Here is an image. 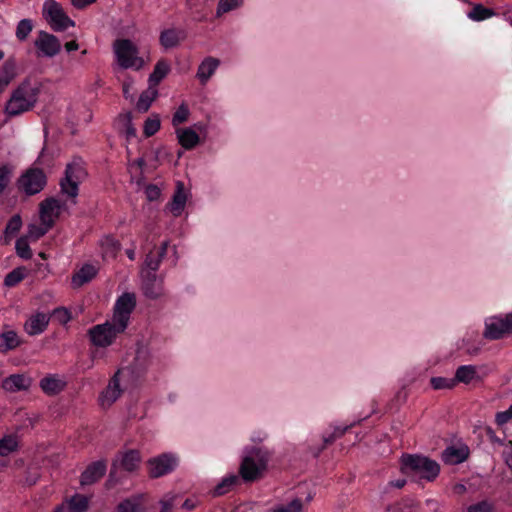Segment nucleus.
I'll list each match as a JSON object with an SVG mask.
<instances>
[{"label": "nucleus", "instance_id": "1", "mask_svg": "<svg viewBox=\"0 0 512 512\" xmlns=\"http://www.w3.org/2000/svg\"><path fill=\"white\" fill-rule=\"evenodd\" d=\"M150 363L148 350L144 347L138 348L134 361L129 366L119 369L109 381L107 388L101 393L99 397L101 406H111L121 396L124 389L141 385Z\"/></svg>", "mask_w": 512, "mask_h": 512}, {"label": "nucleus", "instance_id": "2", "mask_svg": "<svg viewBox=\"0 0 512 512\" xmlns=\"http://www.w3.org/2000/svg\"><path fill=\"white\" fill-rule=\"evenodd\" d=\"M40 92L41 84L39 82L31 79L22 81L13 90L5 105L6 115L12 118L32 110L38 101Z\"/></svg>", "mask_w": 512, "mask_h": 512}, {"label": "nucleus", "instance_id": "3", "mask_svg": "<svg viewBox=\"0 0 512 512\" xmlns=\"http://www.w3.org/2000/svg\"><path fill=\"white\" fill-rule=\"evenodd\" d=\"M403 474L418 476L427 481H433L440 473V465L429 457L418 454H403L400 459Z\"/></svg>", "mask_w": 512, "mask_h": 512}, {"label": "nucleus", "instance_id": "4", "mask_svg": "<svg viewBox=\"0 0 512 512\" xmlns=\"http://www.w3.org/2000/svg\"><path fill=\"white\" fill-rule=\"evenodd\" d=\"M269 456L261 448H254L243 457L239 467L240 477L245 482H254L263 476L267 469Z\"/></svg>", "mask_w": 512, "mask_h": 512}, {"label": "nucleus", "instance_id": "5", "mask_svg": "<svg viewBox=\"0 0 512 512\" xmlns=\"http://www.w3.org/2000/svg\"><path fill=\"white\" fill-rule=\"evenodd\" d=\"M86 176L87 172L82 161L74 160L68 163L65 168L64 177L59 182L61 193L71 198L72 202L75 203V198L79 194V185Z\"/></svg>", "mask_w": 512, "mask_h": 512}, {"label": "nucleus", "instance_id": "6", "mask_svg": "<svg viewBox=\"0 0 512 512\" xmlns=\"http://www.w3.org/2000/svg\"><path fill=\"white\" fill-rule=\"evenodd\" d=\"M114 52L118 64L124 68H142L144 61L138 56L139 50L137 46L129 39H117L114 42Z\"/></svg>", "mask_w": 512, "mask_h": 512}, {"label": "nucleus", "instance_id": "7", "mask_svg": "<svg viewBox=\"0 0 512 512\" xmlns=\"http://www.w3.org/2000/svg\"><path fill=\"white\" fill-rule=\"evenodd\" d=\"M47 184V176L41 168L30 167L17 179V187L27 196L41 192Z\"/></svg>", "mask_w": 512, "mask_h": 512}, {"label": "nucleus", "instance_id": "8", "mask_svg": "<svg viewBox=\"0 0 512 512\" xmlns=\"http://www.w3.org/2000/svg\"><path fill=\"white\" fill-rule=\"evenodd\" d=\"M43 16L55 32H63L74 27L75 22L64 12L55 0H46L43 4Z\"/></svg>", "mask_w": 512, "mask_h": 512}, {"label": "nucleus", "instance_id": "9", "mask_svg": "<svg viewBox=\"0 0 512 512\" xmlns=\"http://www.w3.org/2000/svg\"><path fill=\"white\" fill-rule=\"evenodd\" d=\"M124 331L119 329L116 322L106 321L91 327L88 330V337L94 346L105 348L110 346L116 337Z\"/></svg>", "mask_w": 512, "mask_h": 512}, {"label": "nucleus", "instance_id": "10", "mask_svg": "<svg viewBox=\"0 0 512 512\" xmlns=\"http://www.w3.org/2000/svg\"><path fill=\"white\" fill-rule=\"evenodd\" d=\"M483 335L490 340H498L512 335V313L487 318Z\"/></svg>", "mask_w": 512, "mask_h": 512}, {"label": "nucleus", "instance_id": "11", "mask_svg": "<svg viewBox=\"0 0 512 512\" xmlns=\"http://www.w3.org/2000/svg\"><path fill=\"white\" fill-rule=\"evenodd\" d=\"M135 307L136 297L134 293L125 292L117 298L114 305L113 321L118 324L120 330L127 328L130 315Z\"/></svg>", "mask_w": 512, "mask_h": 512}, {"label": "nucleus", "instance_id": "12", "mask_svg": "<svg viewBox=\"0 0 512 512\" xmlns=\"http://www.w3.org/2000/svg\"><path fill=\"white\" fill-rule=\"evenodd\" d=\"M177 464L178 460L173 454L163 453L148 461V473L152 478H159L171 473L176 468Z\"/></svg>", "mask_w": 512, "mask_h": 512}, {"label": "nucleus", "instance_id": "13", "mask_svg": "<svg viewBox=\"0 0 512 512\" xmlns=\"http://www.w3.org/2000/svg\"><path fill=\"white\" fill-rule=\"evenodd\" d=\"M39 56L54 57L61 50L60 40L53 34L40 30L34 41Z\"/></svg>", "mask_w": 512, "mask_h": 512}, {"label": "nucleus", "instance_id": "14", "mask_svg": "<svg viewBox=\"0 0 512 512\" xmlns=\"http://www.w3.org/2000/svg\"><path fill=\"white\" fill-rule=\"evenodd\" d=\"M63 203L54 197H49L40 203L41 224L52 228L55 220L59 217Z\"/></svg>", "mask_w": 512, "mask_h": 512}, {"label": "nucleus", "instance_id": "15", "mask_svg": "<svg viewBox=\"0 0 512 512\" xmlns=\"http://www.w3.org/2000/svg\"><path fill=\"white\" fill-rule=\"evenodd\" d=\"M107 471L106 460H97L90 463L81 473L80 484L82 487L92 485L98 482Z\"/></svg>", "mask_w": 512, "mask_h": 512}, {"label": "nucleus", "instance_id": "16", "mask_svg": "<svg viewBox=\"0 0 512 512\" xmlns=\"http://www.w3.org/2000/svg\"><path fill=\"white\" fill-rule=\"evenodd\" d=\"M187 37L185 29L171 27L161 31L159 43L165 49L177 47Z\"/></svg>", "mask_w": 512, "mask_h": 512}, {"label": "nucleus", "instance_id": "17", "mask_svg": "<svg viewBox=\"0 0 512 512\" xmlns=\"http://www.w3.org/2000/svg\"><path fill=\"white\" fill-rule=\"evenodd\" d=\"M142 290L144 295L150 299H157L161 295V284L157 279L156 272H143Z\"/></svg>", "mask_w": 512, "mask_h": 512}, {"label": "nucleus", "instance_id": "18", "mask_svg": "<svg viewBox=\"0 0 512 512\" xmlns=\"http://www.w3.org/2000/svg\"><path fill=\"white\" fill-rule=\"evenodd\" d=\"M118 461L120 462L121 468H123L125 471L132 472L139 466L141 461L140 453L137 450H128L119 454L118 459L115 460L112 464L111 474L113 473V470L116 469Z\"/></svg>", "mask_w": 512, "mask_h": 512}, {"label": "nucleus", "instance_id": "19", "mask_svg": "<svg viewBox=\"0 0 512 512\" xmlns=\"http://www.w3.org/2000/svg\"><path fill=\"white\" fill-rule=\"evenodd\" d=\"M168 245L169 242L164 241L158 248L151 250L146 255L144 264L145 267L147 268V272H156L158 270L162 260L167 254Z\"/></svg>", "mask_w": 512, "mask_h": 512}, {"label": "nucleus", "instance_id": "20", "mask_svg": "<svg viewBox=\"0 0 512 512\" xmlns=\"http://www.w3.org/2000/svg\"><path fill=\"white\" fill-rule=\"evenodd\" d=\"M50 321V316L43 312H38L32 315L25 324L26 332L31 335H39L43 333Z\"/></svg>", "mask_w": 512, "mask_h": 512}, {"label": "nucleus", "instance_id": "21", "mask_svg": "<svg viewBox=\"0 0 512 512\" xmlns=\"http://www.w3.org/2000/svg\"><path fill=\"white\" fill-rule=\"evenodd\" d=\"M469 456L467 447L449 446L442 452V460L448 465H457L464 462Z\"/></svg>", "mask_w": 512, "mask_h": 512}, {"label": "nucleus", "instance_id": "22", "mask_svg": "<svg viewBox=\"0 0 512 512\" xmlns=\"http://www.w3.org/2000/svg\"><path fill=\"white\" fill-rule=\"evenodd\" d=\"M187 201L184 186L181 182L177 183V188L173 194L172 200L168 203V208L174 217L182 214Z\"/></svg>", "mask_w": 512, "mask_h": 512}, {"label": "nucleus", "instance_id": "23", "mask_svg": "<svg viewBox=\"0 0 512 512\" xmlns=\"http://www.w3.org/2000/svg\"><path fill=\"white\" fill-rule=\"evenodd\" d=\"M40 387L45 394L54 396L65 389L66 382L56 375H48L40 380Z\"/></svg>", "mask_w": 512, "mask_h": 512}, {"label": "nucleus", "instance_id": "24", "mask_svg": "<svg viewBox=\"0 0 512 512\" xmlns=\"http://www.w3.org/2000/svg\"><path fill=\"white\" fill-rule=\"evenodd\" d=\"M97 268L89 263L84 264L77 272L72 276V285L75 288H79L84 284L90 282L97 274Z\"/></svg>", "mask_w": 512, "mask_h": 512}, {"label": "nucleus", "instance_id": "25", "mask_svg": "<svg viewBox=\"0 0 512 512\" xmlns=\"http://www.w3.org/2000/svg\"><path fill=\"white\" fill-rule=\"evenodd\" d=\"M220 61L214 57H206L198 67L197 78L201 84L205 85L211 76L215 73Z\"/></svg>", "mask_w": 512, "mask_h": 512}, {"label": "nucleus", "instance_id": "26", "mask_svg": "<svg viewBox=\"0 0 512 512\" xmlns=\"http://www.w3.org/2000/svg\"><path fill=\"white\" fill-rule=\"evenodd\" d=\"M455 382L470 384L472 381H480L482 378L477 373V368L474 365H461L456 369Z\"/></svg>", "mask_w": 512, "mask_h": 512}, {"label": "nucleus", "instance_id": "27", "mask_svg": "<svg viewBox=\"0 0 512 512\" xmlns=\"http://www.w3.org/2000/svg\"><path fill=\"white\" fill-rule=\"evenodd\" d=\"M177 138L179 144L186 150H192L200 142L199 135L192 128L177 130Z\"/></svg>", "mask_w": 512, "mask_h": 512}, {"label": "nucleus", "instance_id": "28", "mask_svg": "<svg viewBox=\"0 0 512 512\" xmlns=\"http://www.w3.org/2000/svg\"><path fill=\"white\" fill-rule=\"evenodd\" d=\"M3 389L9 392L25 390L29 387V380L21 374H13L3 380Z\"/></svg>", "mask_w": 512, "mask_h": 512}, {"label": "nucleus", "instance_id": "29", "mask_svg": "<svg viewBox=\"0 0 512 512\" xmlns=\"http://www.w3.org/2000/svg\"><path fill=\"white\" fill-rule=\"evenodd\" d=\"M170 71V66L165 60H159L149 76L150 88L156 87L167 76Z\"/></svg>", "mask_w": 512, "mask_h": 512}, {"label": "nucleus", "instance_id": "30", "mask_svg": "<svg viewBox=\"0 0 512 512\" xmlns=\"http://www.w3.org/2000/svg\"><path fill=\"white\" fill-rule=\"evenodd\" d=\"M13 168L9 164L0 165V198L10 194Z\"/></svg>", "mask_w": 512, "mask_h": 512}, {"label": "nucleus", "instance_id": "31", "mask_svg": "<svg viewBox=\"0 0 512 512\" xmlns=\"http://www.w3.org/2000/svg\"><path fill=\"white\" fill-rule=\"evenodd\" d=\"M20 345V340L17 333L13 330H8L0 334V352L6 353L10 350L17 348Z\"/></svg>", "mask_w": 512, "mask_h": 512}, {"label": "nucleus", "instance_id": "32", "mask_svg": "<svg viewBox=\"0 0 512 512\" xmlns=\"http://www.w3.org/2000/svg\"><path fill=\"white\" fill-rule=\"evenodd\" d=\"M240 482L238 475L231 474L222 479V481L213 489L214 496H222L226 494L232 487Z\"/></svg>", "mask_w": 512, "mask_h": 512}, {"label": "nucleus", "instance_id": "33", "mask_svg": "<svg viewBox=\"0 0 512 512\" xmlns=\"http://www.w3.org/2000/svg\"><path fill=\"white\" fill-rule=\"evenodd\" d=\"M22 227V219L19 214L13 215L7 222L5 230H4V236L5 241L8 242L13 237H15L18 232L20 231Z\"/></svg>", "mask_w": 512, "mask_h": 512}, {"label": "nucleus", "instance_id": "34", "mask_svg": "<svg viewBox=\"0 0 512 512\" xmlns=\"http://www.w3.org/2000/svg\"><path fill=\"white\" fill-rule=\"evenodd\" d=\"M120 249V244L112 236H106L101 241V250L103 257L115 258Z\"/></svg>", "mask_w": 512, "mask_h": 512}, {"label": "nucleus", "instance_id": "35", "mask_svg": "<svg viewBox=\"0 0 512 512\" xmlns=\"http://www.w3.org/2000/svg\"><path fill=\"white\" fill-rule=\"evenodd\" d=\"M495 15V12L483 6L482 4L475 5L468 13V17L473 21H483Z\"/></svg>", "mask_w": 512, "mask_h": 512}, {"label": "nucleus", "instance_id": "36", "mask_svg": "<svg viewBox=\"0 0 512 512\" xmlns=\"http://www.w3.org/2000/svg\"><path fill=\"white\" fill-rule=\"evenodd\" d=\"M69 509L72 512H86L89 506V499L82 494H75L68 502Z\"/></svg>", "mask_w": 512, "mask_h": 512}, {"label": "nucleus", "instance_id": "37", "mask_svg": "<svg viewBox=\"0 0 512 512\" xmlns=\"http://www.w3.org/2000/svg\"><path fill=\"white\" fill-rule=\"evenodd\" d=\"M157 91L156 90H152V91H145L143 92L137 103H136V108L139 112H147L152 104V102L155 100L156 96H157Z\"/></svg>", "mask_w": 512, "mask_h": 512}, {"label": "nucleus", "instance_id": "38", "mask_svg": "<svg viewBox=\"0 0 512 512\" xmlns=\"http://www.w3.org/2000/svg\"><path fill=\"white\" fill-rule=\"evenodd\" d=\"M15 249L17 255L24 260H29L33 256L32 250L28 243V239L25 236H22L16 240Z\"/></svg>", "mask_w": 512, "mask_h": 512}, {"label": "nucleus", "instance_id": "39", "mask_svg": "<svg viewBox=\"0 0 512 512\" xmlns=\"http://www.w3.org/2000/svg\"><path fill=\"white\" fill-rule=\"evenodd\" d=\"M243 5V0H219L216 16L220 17L225 13L233 11Z\"/></svg>", "mask_w": 512, "mask_h": 512}, {"label": "nucleus", "instance_id": "40", "mask_svg": "<svg viewBox=\"0 0 512 512\" xmlns=\"http://www.w3.org/2000/svg\"><path fill=\"white\" fill-rule=\"evenodd\" d=\"M33 29V23L30 19H22L19 21L16 28V37L20 41H24L27 39L28 35L31 33Z\"/></svg>", "mask_w": 512, "mask_h": 512}, {"label": "nucleus", "instance_id": "41", "mask_svg": "<svg viewBox=\"0 0 512 512\" xmlns=\"http://www.w3.org/2000/svg\"><path fill=\"white\" fill-rule=\"evenodd\" d=\"M430 384L435 390L452 389L456 386L454 378L432 377Z\"/></svg>", "mask_w": 512, "mask_h": 512}, {"label": "nucleus", "instance_id": "42", "mask_svg": "<svg viewBox=\"0 0 512 512\" xmlns=\"http://www.w3.org/2000/svg\"><path fill=\"white\" fill-rule=\"evenodd\" d=\"M189 115H190V112H189L188 106L185 103H182L177 108L175 113L173 114V118H172L173 126L176 127V126H178L180 124L185 123L188 120Z\"/></svg>", "mask_w": 512, "mask_h": 512}, {"label": "nucleus", "instance_id": "43", "mask_svg": "<svg viewBox=\"0 0 512 512\" xmlns=\"http://www.w3.org/2000/svg\"><path fill=\"white\" fill-rule=\"evenodd\" d=\"M49 229L50 228H48L45 225L30 224L28 226V231L25 237H27L28 240L31 239L33 241H36L43 237Z\"/></svg>", "mask_w": 512, "mask_h": 512}, {"label": "nucleus", "instance_id": "44", "mask_svg": "<svg viewBox=\"0 0 512 512\" xmlns=\"http://www.w3.org/2000/svg\"><path fill=\"white\" fill-rule=\"evenodd\" d=\"M24 278V273L21 268L13 269L4 278V285L6 287H14L19 284Z\"/></svg>", "mask_w": 512, "mask_h": 512}, {"label": "nucleus", "instance_id": "45", "mask_svg": "<svg viewBox=\"0 0 512 512\" xmlns=\"http://www.w3.org/2000/svg\"><path fill=\"white\" fill-rule=\"evenodd\" d=\"M161 123L158 117L147 118L144 122L143 133L146 137L155 135L160 129Z\"/></svg>", "mask_w": 512, "mask_h": 512}, {"label": "nucleus", "instance_id": "46", "mask_svg": "<svg viewBox=\"0 0 512 512\" xmlns=\"http://www.w3.org/2000/svg\"><path fill=\"white\" fill-rule=\"evenodd\" d=\"M303 501L300 498H295L286 505H281L273 510V512H302Z\"/></svg>", "mask_w": 512, "mask_h": 512}, {"label": "nucleus", "instance_id": "47", "mask_svg": "<svg viewBox=\"0 0 512 512\" xmlns=\"http://www.w3.org/2000/svg\"><path fill=\"white\" fill-rule=\"evenodd\" d=\"M119 118L125 128L127 138L135 137L136 136V128L132 124V113L127 112V113L121 114Z\"/></svg>", "mask_w": 512, "mask_h": 512}, {"label": "nucleus", "instance_id": "48", "mask_svg": "<svg viewBox=\"0 0 512 512\" xmlns=\"http://www.w3.org/2000/svg\"><path fill=\"white\" fill-rule=\"evenodd\" d=\"M351 426L352 425L345 426V427H341V426L335 427L333 433H331L328 436H324L323 437L324 445H323V447L319 451L323 450L325 447H327L328 445L332 444L337 438L341 437ZM319 453L320 452H318L317 455Z\"/></svg>", "mask_w": 512, "mask_h": 512}, {"label": "nucleus", "instance_id": "49", "mask_svg": "<svg viewBox=\"0 0 512 512\" xmlns=\"http://www.w3.org/2000/svg\"><path fill=\"white\" fill-rule=\"evenodd\" d=\"M493 510L494 507L489 501L482 500L475 504L469 505L464 512H493Z\"/></svg>", "mask_w": 512, "mask_h": 512}, {"label": "nucleus", "instance_id": "50", "mask_svg": "<svg viewBox=\"0 0 512 512\" xmlns=\"http://www.w3.org/2000/svg\"><path fill=\"white\" fill-rule=\"evenodd\" d=\"M16 449V442L12 437L0 439V455L7 456Z\"/></svg>", "mask_w": 512, "mask_h": 512}, {"label": "nucleus", "instance_id": "51", "mask_svg": "<svg viewBox=\"0 0 512 512\" xmlns=\"http://www.w3.org/2000/svg\"><path fill=\"white\" fill-rule=\"evenodd\" d=\"M1 74L5 75L9 79L13 80L16 75V63L12 59H8L2 66L0 71Z\"/></svg>", "mask_w": 512, "mask_h": 512}, {"label": "nucleus", "instance_id": "52", "mask_svg": "<svg viewBox=\"0 0 512 512\" xmlns=\"http://www.w3.org/2000/svg\"><path fill=\"white\" fill-rule=\"evenodd\" d=\"M138 505L130 500H125L117 506L116 512H137Z\"/></svg>", "mask_w": 512, "mask_h": 512}, {"label": "nucleus", "instance_id": "53", "mask_svg": "<svg viewBox=\"0 0 512 512\" xmlns=\"http://www.w3.org/2000/svg\"><path fill=\"white\" fill-rule=\"evenodd\" d=\"M53 315L58 319V321L62 324H65L67 323L71 316H70V313L68 312L67 309L65 308H62V307H59V308H56L54 311H53Z\"/></svg>", "mask_w": 512, "mask_h": 512}, {"label": "nucleus", "instance_id": "54", "mask_svg": "<svg viewBox=\"0 0 512 512\" xmlns=\"http://www.w3.org/2000/svg\"><path fill=\"white\" fill-rule=\"evenodd\" d=\"M510 420H511V417L507 410L498 412L495 416V421H496L497 425H499V426H502V425L508 423Z\"/></svg>", "mask_w": 512, "mask_h": 512}, {"label": "nucleus", "instance_id": "55", "mask_svg": "<svg viewBox=\"0 0 512 512\" xmlns=\"http://www.w3.org/2000/svg\"><path fill=\"white\" fill-rule=\"evenodd\" d=\"M146 193H147V197L150 200H156L159 197L161 192H160V189L156 185L150 184L146 188Z\"/></svg>", "mask_w": 512, "mask_h": 512}, {"label": "nucleus", "instance_id": "56", "mask_svg": "<svg viewBox=\"0 0 512 512\" xmlns=\"http://www.w3.org/2000/svg\"><path fill=\"white\" fill-rule=\"evenodd\" d=\"M174 500L175 497H165L163 500H161L162 508H168V511L172 512V508L174 506Z\"/></svg>", "mask_w": 512, "mask_h": 512}, {"label": "nucleus", "instance_id": "57", "mask_svg": "<svg viewBox=\"0 0 512 512\" xmlns=\"http://www.w3.org/2000/svg\"><path fill=\"white\" fill-rule=\"evenodd\" d=\"M96 1L97 0H72V5L78 9H82Z\"/></svg>", "mask_w": 512, "mask_h": 512}, {"label": "nucleus", "instance_id": "58", "mask_svg": "<svg viewBox=\"0 0 512 512\" xmlns=\"http://www.w3.org/2000/svg\"><path fill=\"white\" fill-rule=\"evenodd\" d=\"M12 80L0 73V93L10 84Z\"/></svg>", "mask_w": 512, "mask_h": 512}, {"label": "nucleus", "instance_id": "59", "mask_svg": "<svg viewBox=\"0 0 512 512\" xmlns=\"http://www.w3.org/2000/svg\"><path fill=\"white\" fill-rule=\"evenodd\" d=\"M389 485L398 489L403 488L406 485V479H397L389 482Z\"/></svg>", "mask_w": 512, "mask_h": 512}, {"label": "nucleus", "instance_id": "60", "mask_svg": "<svg viewBox=\"0 0 512 512\" xmlns=\"http://www.w3.org/2000/svg\"><path fill=\"white\" fill-rule=\"evenodd\" d=\"M79 45L75 40L69 41L65 44V48L68 52L76 51Z\"/></svg>", "mask_w": 512, "mask_h": 512}, {"label": "nucleus", "instance_id": "61", "mask_svg": "<svg viewBox=\"0 0 512 512\" xmlns=\"http://www.w3.org/2000/svg\"><path fill=\"white\" fill-rule=\"evenodd\" d=\"M135 164L139 167V168H143L145 166V160L143 158H138L137 160H135Z\"/></svg>", "mask_w": 512, "mask_h": 512}, {"label": "nucleus", "instance_id": "62", "mask_svg": "<svg viewBox=\"0 0 512 512\" xmlns=\"http://www.w3.org/2000/svg\"><path fill=\"white\" fill-rule=\"evenodd\" d=\"M126 254H127V256H128V258H129L130 260H134V258H135V253H134V251H133V250H127V251H126Z\"/></svg>", "mask_w": 512, "mask_h": 512}, {"label": "nucleus", "instance_id": "63", "mask_svg": "<svg viewBox=\"0 0 512 512\" xmlns=\"http://www.w3.org/2000/svg\"><path fill=\"white\" fill-rule=\"evenodd\" d=\"M511 419H512V404L509 406V408L507 409Z\"/></svg>", "mask_w": 512, "mask_h": 512}, {"label": "nucleus", "instance_id": "64", "mask_svg": "<svg viewBox=\"0 0 512 512\" xmlns=\"http://www.w3.org/2000/svg\"><path fill=\"white\" fill-rule=\"evenodd\" d=\"M508 464H509V467L512 469V457L509 459Z\"/></svg>", "mask_w": 512, "mask_h": 512}]
</instances>
